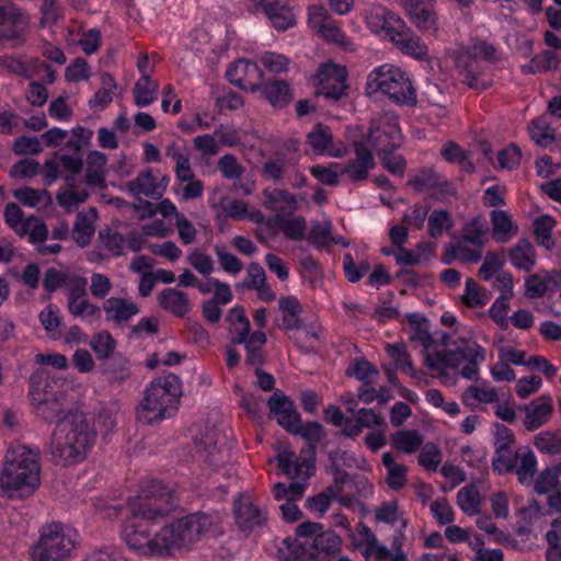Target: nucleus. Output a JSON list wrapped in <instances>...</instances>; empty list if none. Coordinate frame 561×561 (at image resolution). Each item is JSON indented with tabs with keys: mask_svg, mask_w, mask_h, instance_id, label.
Segmentation results:
<instances>
[{
	"mask_svg": "<svg viewBox=\"0 0 561 561\" xmlns=\"http://www.w3.org/2000/svg\"><path fill=\"white\" fill-rule=\"evenodd\" d=\"M307 142L317 154H328L330 157L340 158L343 157L345 152V150L335 149L333 147L331 129L322 123L316 124L313 129L307 134Z\"/></svg>",
	"mask_w": 561,
	"mask_h": 561,
	"instance_id": "412c9836",
	"label": "nucleus"
},
{
	"mask_svg": "<svg viewBox=\"0 0 561 561\" xmlns=\"http://www.w3.org/2000/svg\"><path fill=\"white\" fill-rule=\"evenodd\" d=\"M263 194L266 198V207L272 210L288 211L291 214L298 207L296 197L285 190H265Z\"/></svg>",
	"mask_w": 561,
	"mask_h": 561,
	"instance_id": "f704fd0d",
	"label": "nucleus"
},
{
	"mask_svg": "<svg viewBox=\"0 0 561 561\" xmlns=\"http://www.w3.org/2000/svg\"><path fill=\"white\" fill-rule=\"evenodd\" d=\"M459 507L469 516L480 513V493L473 484L461 488L457 494Z\"/></svg>",
	"mask_w": 561,
	"mask_h": 561,
	"instance_id": "c03bdc74",
	"label": "nucleus"
},
{
	"mask_svg": "<svg viewBox=\"0 0 561 561\" xmlns=\"http://www.w3.org/2000/svg\"><path fill=\"white\" fill-rule=\"evenodd\" d=\"M42 18L39 24L42 27L56 24L64 14L59 0H43L41 5Z\"/></svg>",
	"mask_w": 561,
	"mask_h": 561,
	"instance_id": "e2e57ef3",
	"label": "nucleus"
},
{
	"mask_svg": "<svg viewBox=\"0 0 561 561\" xmlns=\"http://www.w3.org/2000/svg\"><path fill=\"white\" fill-rule=\"evenodd\" d=\"M234 516L238 527L245 533L252 531L255 527L262 526L266 515L251 502H239L234 504Z\"/></svg>",
	"mask_w": 561,
	"mask_h": 561,
	"instance_id": "393cba45",
	"label": "nucleus"
},
{
	"mask_svg": "<svg viewBox=\"0 0 561 561\" xmlns=\"http://www.w3.org/2000/svg\"><path fill=\"white\" fill-rule=\"evenodd\" d=\"M317 450L313 446H307L300 451V459L296 458V463L294 466V476L295 478L305 474L307 478H310L316 472V460H317Z\"/></svg>",
	"mask_w": 561,
	"mask_h": 561,
	"instance_id": "6e6d98bb",
	"label": "nucleus"
},
{
	"mask_svg": "<svg viewBox=\"0 0 561 561\" xmlns=\"http://www.w3.org/2000/svg\"><path fill=\"white\" fill-rule=\"evenodd\" d=\"M392 24V34L389 39L396 45V47L404 55H409L415 59H427V46L410 27L407 26L405 22L401 19L400 22H393Z\"/></svg>",
	"mask_w": 561,
	"mask_h": 561,
	"instance_id": "4468645a",
	"label": "nucleus"
},
{
	"mask_svg": "<svg viewBox=\"0 0 561 561\" xmlns=\"http://www.w3.org/2000/svg\"><path fill=\"white\" fill-rule=\"evenodd\" d=\"M458 66L463 67L462 82L477 91H484L492 85L491 79H485L479 70L478 58L471 57L468 53H462L457 59Z\"/></svg>",
	"mask_w": 561,
	"mask_h": 561,
	"instance_id": "4be33fe9",
	"label": "nucleus"
},
{
	"mask_svg": "<svg viewBox=\"0 0 561 561\" xmlns=\"http://www.w3.org/2000/svg\"><path fill=\"white\" fill-rule=\"evenodd\" d=\"M440 460V450L433 443H427L419 455V463L428 471H436Z\"/></svg>",
	"mask_w": 561,
	"mask_h": 561,
	"instance_id": "774afa93",
	"label": "nucleus"
},
{
	"mask_svg": "<svg viewBox=\"0 0 561 561\" xmlns=\"http://www.w3.org/2000/svg\"><path fill=\"white\" fill-rule=\"evenodd\" d=\"M524 410L526 412L524 426L528 431H535L549 421L553 412L551 398L550 396H541L525 405Z\"/></svg>",
	"mask_w": 561,
	"mask_h": 561,
	"instance_id": "6ab92c4d",
	"label": "nucleus"
},
{
	"mask_svg": "<svg viewBox=\"0 0 561 561\" xmlns=\"http://www.w3.org/2000/svg\"><path fill=\"white\" fill-rule=\"evenodd\" d=\"M343 268L348 282L356 283L370 271V264L367 261L356 264L353 256L347 253L343 257Z\"/></svg>",
	"mask_w": 561,
	"mask_h": 561,
	"instance_id": "69168bd1",
	"label": "nucleus"
},
{
	"mask_svg": "<svg viewBox=\"0 0 561 561\" xmlns=\"http://www.w3.org/2000/svg\"><path fill=\"white\" fill-rule=\"evenodd\" d=\"M402 134L397 122L387 121L377 127H370L367 141L377 156L388 151H396L402 146Z\"/></svg>",
	"mask_w": 561,
	"mask_h": 561,
	"instance_id": "ddd939ff",
	"label": "nucleus"
},
{
	"mask_svg": "<svg viewBox=\"0 0 561 561\" xmlns=\"http://www.w3.org/2000/svg\"><path fill=\"white\" fill-rule=\"evenodd\" d=\"M158 83L149 76H142L134 85L133 94L137 106H147L154 102Z\"/></svg>",
	"mask_w": 561,
	"mask_h": 561,
	"instance_id": "79ce46f5",
	"label": "nucleus"
},
{
	"mask_svg": "<svg viewBox=\"0 0 561 561\" xmlns=\"http://www.w3.org/2000/svg\"><path fill=\"white\" fill-rule=\"evenodd\" d=\"M519 466L516 465L515 471L518 481L524 485H530L537 471V459L531 450L519 456Z\"/></svg>",
	"mask_w": 561,
	"mask_h": 561,
	"instance_id": "864d4df0",
	"label": "nucleus"
},
{
	"mask_svg": "<svg viewBox=\"0 0 561 561\" xmlns=\"http://www.w3.org/2000/svg\"><path fill=\"white\" fill-rule=\"evenodd\" d=\"M75 549V540L59 523L41 528L39 540L31 548L32 561H62Z\"/></svg>",
	"mask_w": 561,
	"mask_h": 561,
	"instance_id": "423d86ee",
	"label": "nucleus"
},
{
	"mask_svg": "<svg viewBox=\"0 0 561 561\" xmlns=\"http://www.w3.org/2000/svg\"><path fill=\"white\" fill-rule=\"evenodd\" d=\"M270 410L268 417L275 419L277 424L288 433L298 432V425L301 421L299 412L296 410L294 401L282 390L276 389L267 399Z\"/></svg>",
	"mask_w": 561,
	"mask_h": 561,
	"instance_id": "9d476101",
	"label": "nucleus"
},
{
	"mask_svg": "<svg viewBox=\"0 0 561 561\" xmlns=\"http://www.w3.org/2000/svg\"><path fill=\"white\" fill-rule=\"evenodd\" d=\"M410 21L423 32L436 31L437 16L431 3L424 0H400Z\"/></svg>",
	"mask_w": 561,
	"mask_h": 561,
	"instance_id": "f3484780",
	"label": "nucleus"
},
{
	"mask_svg": "<svg viewBox=\"0 0 561 561\" xmlns=\"http://www.w3.org/2000/svg\"><path fill=\"white\" fill-rule=\"evenodd\" d=\"M256 9H262L272 25L278 31H286L295 25L296 20L288 0H251Z\"/></svg>",
	"mask_w": 561,
	"mask_h": 561,
	"instance_id": "dca6fc26",
	"label": "nucleus"
},
{
	"mask_svg": "<svg viewBox=\"0 0 561 561\" xmlns=\"http://www.w3.org/2000/svg\"><path fill=\"white\" fill-rule=\"evenodd\" d=\"M456 348L453 350L455 359L457 360V368L462 362H483L485 358L484 350L477 342H471L466 339H458L455 342Z\"/></svg>",
	"mask_w": 561,
	"mask_h": 561,
	"instance_id": "c9c22d12",
	"label": "nucleus"
},
{
	"mask_svg": "<svg viewBox=\"0 0 561 561\" xmlns=\"http://www.w3.org/2000/svg\"><path fill=\"white\" fill-rule=\"evenodd\" d=\"M342 540L332 530H321L311 543L299 545L300 556L312 561H329L341 550Z\"/></svg>",
	"mask_w": 561,
	"mask_h": 561,
	"instance_id": "9b49d317",
	"label": "nucleus"
},
{
	"mask_svg": "<svg viewBox=\"0 0 561 561\" xmlns=\"http://www.w3.org/2000/svg\"><path fill=\"white\" fill-rule=\"evenodd\" d=\"M274 497L277 501H284V502H296L300 500L304 496L306 484L295 482L285 484L282 482H278L274 484Z\"/></svg>",
	"mask_w": 561,
	"mask_h": 561,
	"instance_id": "13d9d810",
	"label": "nucleus"
},
{
	"mask_svg": "<svg viewBox=\"0 0 561 561\" xmlns=\"http://www.w3.org/2000/svg\"><path fill=\"white\" fill-rule=\"evenodd\" d=\"M66 398H55L43 403L32 405L35 414L44 422H58L64 417Z\"/></svg>",
	"mask_w": 561,
	"mask_h": 561,
	"instance_id": "ea45409f",
	"label": "nucleus"
},
{
	"mask_svg": "<svg viewBox=\"0 0 561 561\" xmlns=\"http://www.w3.org/2000/svg\"><path fill=\"white\" fill-rule=\"evenodd\" d=\"M96 218V209L91 207L89 213H78L73 225V238L76 243L84 248L87 247L94 233V227L91 224L92 219Z\"/></svg>",
	"mask_w": 561,
	"mask_h": 561,
	"instance_id": "7c9ffc66",
	"label": "nucleus"
},
{
	"mask_svg": "<svg viewBox=\"0 0 561 561\" xmlns=\"http://www.w3.org/2000/svg\"><path fill=\"white\" fill-rule=\"evenodd\" d=\"M179 505L174 490L158 480L148 481L138 495L129 501V513L140 515L149 522L169 515Z\"/></svg>",
	"mask_w": 561,
	"mask_h": 561,
	"instance_id": "20e7f679",
	"label": "nucleus"
},
{
	"mask_svg": "<svg viewBox=\"0 0 561 561\" xmlns=\"http://www.w3.org/2000/svg\"><path fill=\"white\" fill-rule=\"evenodd\" d=\"M355 159L350 160L341 170L353 181H364L368 178V171L374 169L376 163L371 151L362 142L354 144Z\"/></svg>",
	"mask_w": 561,
	"mask_h": 561,
	"instance_id": "a211bd4d",
	"label": "nucleus"
},
{
	"mask_svg": "<svg viewBox=\"0 0 561 561\" xmlns=\"http://www.w3.org/2000/svg\"><path fill=\"white\" fill-rule=\"evenodd\" d=\"M559 66V58L552 50L546 49L540 55L535 56L531 60L522 67L524 73L534 75L537 72L556 70Z\"/></svg>",
	"mask_w": 561,
	"mask_h": 561,
	"instance_id": "37998d69",
	"label": "nucleus"
},
{
	"mask_svg": "<svg viewBox=\"0 0 561 561\" xmlns=\"http://www.w3.org/2000/svg\"><path fill=\"white\" fill-rule=\"evenodd\" d=\"M126 186L131 194H144L150 198H161L165 191V185L158 184L152 170L149 168L139 172L136 179L129 181Z\"/></svg>",
	"mask_w": 561,
	"mask_h": 561,
	"instance_id": "b1692460",
	"label": "nucleus"
},
{
	"mask_svg": "<svg viewBox=\"0 0 561 561\" xmlns=\"http://www.w3.org/2000/svg\"><path fill=\"white\" fill-rule=\"evenodd\" d=\"M440 154L447 162L457 163L466 172L472 173L474 164L470 159V152L463 150L459 145L454 141H448L440 150Z\"/></svg>",
	"mask_w": 561,
	"mask_h": 561,
	"instance_id": "58836bf2",
	"label": "nucleus"
},
{
	"mask_svg": "<svg viewBox=\"0 0 561 561\" xmlns=\"http://www.w3.org/2000/svg\"><path fill=\"white\" fill-rule=\"evenodd\" d=\"M510 298V295H500L489 310L490 318L503 330L508 327Z\"/></svg>",
	"mask_w": 561,
	"mask_h": 561,
	"instance_id": "0e129e2a",
	"label": "nucleus"
},
{
	"mask_svg": "<svg viewBox=\"0 0 561 561\" xmlns=\"http://www.w3.org/2000/svg\"><path fill=\"white\" fill-rule=\"evenodd\" d=\"M408 322L412 327L410 335L411 341H417L427 351L434 343V339L430 333L428 320L420 313H408Z\"/></svg>",
	"mask_w": 561,
	"mask_h": 561,
	"instance_id": "2f4dec72",
	"label": "nucleus"
},
{
	"mask_svg": "<svg viewBox=\"0 0 561 561\" xmlns=\"http://www.w3.org/2000/svg\"><path fill=\"white\" fill-rule=\"evenodd\" d=\"M171 416L165 405H162V403L151 394V390L148 386L144 391L142 400L137 407V420L144 424L150 425Z\"/></svg>",
	"mask_w": 561,
	"mask_h": 561,
	"instance_id": "aec40b11",
	"label": "nucleus"
},
{
	"mask_svg": "<svg viewBox=\"0 0 561 561\" xmlns=\"http://www.w3.org/2000/svg\"><path fill=\"white\" fill-rule=\"evenodd\" d=\"M95 432L91 428L87 416L79 411L64 414L51 434L49 450L51 461L56 466H71L81 462L92 445Z\"/></svg>",
	"mask_w": 561,
	"mask_h": 561,
	"instance_id": "f257e3e1",
	"label": "nucleus"
},
{
	"mask_svg": "<svg viewBox=\"0 0 561 561\" xmlns=\"http://www.w3.org/2000/svg\"><path fill=\"white\" fill-rule=\"evenodd\" d=\"M158 302L162 309L179 318H183L191 311L187 295L175 288L163 289L158 295Z\"/></svg>",
	"mask_w": 561,
	"mask_h": 561,
	"instance_id": "a878e982",
	"label": "nucleus"
},
{
	"mask_svg": "<svg viewBox=\"0 0 561 561\" xmlns=\"http://www.w3.org/2000/svg\"><path fill=\"white\" fill-rule=\"evenodd\" d=\"M387 353L394 362L397 368L408 373L411 377L416 376L410 354L403 343H396L387 345Z\"/></svg>",
	"mask_w": 561,
	"mask_h": 561,
	"instance_id": "8fccbe9b",
	"label": "nucleus"
},
{
	"mask_svg": "<svg viewBox=\"0 0 561 561\" xmlns=\"http://www.w3.org/2000/svg\"><path fill=\"white\" fill-rule=\"evenodd\" d=\"M13 196L28 207L37 206L43 199H46L47 203L51 202L47 190H35L28 186L13 191Z\"/></svg>",
	"mask_w": 561,
	"mask_h": 561,
	"instance_id": "bf43d9fd",
	"label": "nucleus"
},
{
	"mask_svg": "<svg viewBox=\"0 0 561 561\" xmlns=\"http://www.w3.org/2000/svg\"><path fill=\"white\" fill-rule=\"evenodd\" d=\"M226 320L234 327L236 336L231 340L233 342H243L244 335H249L251 325L250 321L245 317L244 308L241 306H234L227 314Z\"/></svg>",
	"mask_w": 561,
	"mask_h": 561,
	"instance_id": "09e8293b",
	"label": "nucleus"
},
{
	"mask_svg": "<svg viewBox=\"0 0 561 561\" xmlns=\"http://www.w3.org/2000/svg\"><path fill=\"white\" fill-rule=\"evenodd\" d=\"M491 222L493 236L497 241L506 242L511 236H515L518 232L517 226L513 225L511 216L505 210H492Z\"/></svg>",
	"mask_w": 561,
	"mask_h": 561,
	"instance_id": "72a5a7b5",
	"label": "nucleus"
},
{
	"mask_svg": "<svg viewBox=\"0 0 561 561\" xmlns=\"http://www.w3.org/2000/svg\"><path fill=\"white\" fill-rule=\"evenodd\" d=\"M38 455V449L24 445L8 450L0 473V488L16 491L21 497L32 494L41 483Z\"/></svg>",
	"mask_w": 561,
	"mask_h": 561,
	"instance_id": "f03ea898",
	"label": "nucleus"
},
{
	"mask_svg": "<svg viewBox=\"0 0 561 561\" xmlns=\"http://www.w3.org/2000/svg\"><path fill=\"white\" fill-rule=\"evenodd\" d=\"M298 432H293V435H300L306 442L307 446L317 448V444L325 436V431L319 422H307L302 425L301 421L298 425Z\"/></svg>",
	"mask_w": 561,
	"mask_h": 561,
	"instance_id": "680f3d73",
	"label": "nucleus"
},
{
	"mask_svg": "<svg viewBox=\"0 0 561 561\" xmlns=\"http://www.w3.org/2000/svg\"><path fill=\"white\" fill-rule=\"evenodd\" d=\"M277 226L283 233L290 240H301L305 237L306 219L297 217L294 219H285L282 215L275 217Z\"/></svg>",
	"mask_w": 561,
	"mask_h": 561,
	"instance_id": "4d7b16f0",
	"label": "nucleus"
},
{
	"mask_svg": "<svg viewBox=\"0 0 561 561\" xmlns=\"http://www.w3.org/2000/svg\"><path fill=\"white\" fill-rule=\"evenodd\" d=\"M213 522L205 513L188 514L165 525L156 534L153 545L159 547L160 557L172 556L175 551L188 550L208 533Z\"/></svg>",
	"mask_w": 561,
	"mask_h": 561,
	"instance_id": "7ed1b4c3",
	"label": "nucleus"
},
{
	"mask_svg": "<svg viewBox=\"0 0 561 561\" xmlns=\"http://www.w3.org/2000/svg\"><path fill=\"white\" fill-rule=\"evenodd\" d=\"M428 233L432 238H438L444 230L449 231L454 220L446 209H434L428 217Z\"/></svg>",
	"mask_w": 561,
	"mask_h": 561,
	"instance_id": "3c124183",
	"label": "nucleus"
},
{
	"mask_svg": "<svg viewBox=\"0 0 561 561\" xmlns=\"http://www.w3.org/2000/svg\"><path fill=\"white\" fill-rule=\"evenodd\" d=\"M536 448L542 454H561V431H543L539 433L534 440Z\"/></svg>",
	"mask_w": 561,
	"mask_h": 561,
	"instance_id": "49530a36",
	"label": "nucleus"
},
{
	"mask_svg": "<svg viewBox=\"0 0 561 561\" xmlns=\"http://www.w3.org/2000/svg\"><path fill=\"white\" fill-rule=\"evenodd\" d=\"M481 251L465 248L460 244L449 242L445 245L442 261L444 264H450L455 259L463 263H478L481 260Z\"/></svg>",
	"mask_w": 561,
	"mask_h": 561,
	"instance_id": "e433bc0d",
	"label": "nucleus"
},
{
	"mask_svg": "<svg viewBox=\"0 0 561 561\" xmlns=\"http://www.w3.org/2000/svg\"><path fill=\"white\" fill-rule=\"evenodd\" d=\"M102 373L112 385H119L130 377L128 360L122 355H114L102 364Z\"/></svg>",
	"mask_w": 561,
	"mask_h": 561,
	"instance_id": "c756f323",
	"label": "nucleus"
},
{
	"mask_svg": "<svg viewBox=\"0 0 561 561\" xmlns=\"http://www.w3.org/2000/svg\"><path fill=\"white\" fill-rule=\"evenodd\" d=\"M307 241L318 249H325L332 245V222L328 220L312 225L308 232Z\"/></svg>",
	"mask_w": 561,
	"mask_h": 561,
	"instance_id": "a18cd8bd",
	"label": "nucleus"
},
{
	"mask_svg": "<svg viewBox=\"0 0 561 561\" xmlns=\"http://www.w3.org/2000/svg\"><path fill=\"white\" fill-rule=\"evenodd\" d=\"M278 308L283 312L282 321L284 330H299L302 328V320L299 317L302 307L296 297L286 296L279 298Z\"/></svg>",
	"mask_w": 561,
	"mask_h": 561,
	"instance_id": "cd10ccee",
	"label": "nucleus"
},
{
	"mask_svg": "<svg viewBox=\"0 0 561 561\" xmlns=\"http://www.w3.org/2000/svg\"><path fill=\"white\" fill-rule=\"evenodd\" d=\"M90 346L96 354L98 359L105 362L114 356L113 353L116 347V342L108 332H102L91 339Z\"/></svg>",
	"mask_w": 561,
	"mask_h": 561,
	"instance_id": "5fc2aeb1",
	"label": "nucleus"
},
{
	"mask_svg": "<svg viewBox=\"0 0 561 561\" xmlns=\"http://www.w3.org/2000/svg\"><path fill=\"white\" fill-rule=\"evenodd\" d=\"M519 454L513 448L497 449L492 459L493 471L499 474L513 472L516 468Z\"/></svg>",
	"mask_w": 561,
	"mask_h": 561,
	"instance_id": "de8ad7c7",
	"label": "nucleus"
},
{
	"mask_svg": "<svg viewBox=\"0 0 561 561\" xmlns=\"http://www.w3.org/2000/svg\"><path fill=\"white\" fill-rule=\"evenodd\" d=\"M423 444V436L415 430L398 431L392 435V446L405 454H412Z\"/></svg>",
	"mask_w": 561,
	"mask_h": 561,
	"instance_id": "a19ab883",
	"label": "nucleus"
},
{
	"mask_svg": "<svg viewBox=\"0 0 561 561\" xmlns=\"http://www.w3.org/2000/svg\"><path fill=\"white\" fill-rule=\"evenodd\" d=\"M317 77L319 79L317 96H323L336 103L348 95L350 85L346 83L345 68L327 62L319 67Z\"/></svg>",
	"mask_w": 561,
	"mask_h": 561,
	"instance_id": "6e6552de",
	"label": "nucleus"
},
{
	"mask_svg": "<svg viewBox=\"0 0 561 561\" xmlns=\"http://www.w3.org/2000/svg\"><path fill=\"white\" fill-rule=\"evenodd\" d=\"M528 131L531 139L540 147H547L554 141L553 130L541 118L534 119L528 127Z\"/></svg>",
	"mask_w": 561,
	"mask_h": 561,
	"instance_id": "052dcab7",
	"label": "nucleus"
},
{
	"mask_svg": "<svg viewBox=\"0 0 561 561\" xmlns=\"http://www.w3.org/2000/svg\"><path fill=\"white\" fill-rule=\"evenodd\" d=\"M129 513L123 524L122 535L127 546L144 556H159V547H156V536L150 539L149 520Z\"/></svg>",
	"mask_w": 561,
	"mask_h": 561,
	"instance_id": "0eeeda50",
	"label": "nucleus"
},
{
	"mask_svg": "<svg viewBox=\"0 0 561 561\" xmlns=\"http://www.w3.org/2000/svg\"><path fill=\"white\" fill-rule=\"evenodd\" d=\"M366 91L369 94L380 91L400 104L415 102L410 79L401 69L389 65L380 66L368 76Z\"/></svg>",
	"mask_w": 561,
	"mask_h": 561,
	"instance_id": "39448f33",
	"label": "nucleus"
},
{
	"mask_svg": "<svg viewBox=\"0 0 561 561\" xmlns=\"http://www.w3.org/2000/svg\"><path fill=\"white\" fill-rule=\"evenodd\" d=\"M453 350L435 351L433 354L426 353L425 365L433 370L439 369L440 366L457 368V360L454 358Z\"/></svg>",
	"mask_w": 561,
	"mask_h": 561,
	"instance_id": "338daca9",
	"label": "nucleus"
},
{
	"mask_svg": "<svg viewBox=\"0 0 561 561\" xmlns=\"http://www.w3.org/2000/svg\"><path fill=\"white\" fill-rule=\"evenodd\" d=\"M254 85H259L256 92L260 91L273 107L283 108L291 100L289 84L285 80L255 81Z\"/></svg>",
	"mask_w": 561,
	"mask_h": 561,
	"instance_id": "5701e85b",
	"label": "nucleus"
},
{
	"mask_svg": "<svg viewBox=\"0 0 561 561\" xmlns=\"http://www.w3.org/2000/svg\"><path fill=\"white\" fill-rule=\"evenodd\" d=\"M31 404L43 403L55 398H67L65 389L49 376V371L38 368L28 380Z\"/></svg>",
	"mask_w": 561,
	"mask_h": 561,
	"instance_id": "f8f14e48",
	"label": "nucleus"
},
{
	"mask_svg": "<svg viewBox=\"0 0 561 561\" xmlns=\"http://www.w3.org/2000/svg\"><path fill=\"white\" fill-rule=\"evenodd\" d=\"M510 259L514 266L529 272L536 263L534 245L526 239L519 240L510 251Z\"/></svg>",
	"mask_w": 561,
	"mask_h": 561,
	"instance_id": "473e14b6",
	"label": "nucleus"
},
{
	"mask_svg": "<svg viewBox=\"0 0 561 561\" xmlns=\"http://www.w3.org/2000/svg\"><path fill=\"white\" fill-rule=\"evenodd\" d=\"M243 342H233L231 344H243L247 351L245 364L249 366H262L265 363V357L262 352L264 344L266 343V334L261 331H254L244 335Z\"/></svg>",
	"mask_w": 561,
	"mask_h": 561,
	"instance_id": "bb28decb",
	"label": "nucleus"
},
{
	"mask_svg": "<svg viewBox=\"0 0 561 561\" xmlns=\"http://www.w3.org/2000/svg\"><path fill=\"white\" fill-rule=\"evenodd\" d=\"M401 18L394 12L379 8L367 18V24L374 32L383 31L389 38L392 34V23L400 22Z\"/></svg>",
	"mask_w": 561,
	"mask_h": 561,
	"instance_id": "4c0bfd02",
	"label": "nucleus"
},
{
	"mask_svg": "<svg viewBox=\"0 0 561 561\" xmlns=\"http://www.w3.org/2000/svg\"><path fill=\"white\" fill-rule=\"evenodd\" d=\"M103 309L106 312L107 319L115 322L127 321L139 312L136 304L116 297L106 299L103 304Z\"/></svg>",
	"mask_w": 561,
	"mask_h": 561,
	"instance_id": "c85d7f7f",
	"label": "nucleus"
},
{
	"mask_svg": "<svg viewBox=\"0 0 561 561\" xmlns=\"http://www.w3.org/2000/svg\"><path fill=\"white\" fill-rule=\"evenodd\" d=\"M0 21V44L9 47H19L25 42L28 28L26 14L15 4H7Z\"/></svg>",
	"mask_w": 561,
	"mask_h": 561,
	"instance_id": "1a4fd4ad",
	"label": "nucleus"
},
{
	"mask_svg": "<svg viewBox=\"0 0 561 561\" xmlns=\"http://www.w3.org/2000/svg\"><path fill=\"white\" fill-rule=\"evenodd\" d=\"M561 485L559 474L556 467H547L537 477L534 485V491L539 494H548L552 490H558Z\"/></svg>",
	"mask_w": 561,
	"mask_h": 561,
	"instance_id": "603ef678",
	"label": "nucleus"
},
{
	"mask_svg": "<svg viewBox=\"0 0 561 561\" xmlns=\"http://www.w3.org/2000/svg\"><path fill=\"white\" fill-rule=\"evenodd\" d=\"M149 388L151 394L154 396L158 401L165 405L168 412L173 415L180 403L182 396V387L180 378L174 374H167L154 378Z\"/></svg>",
	"mask_w": 561,
	"mask_h": 561,
	"instance_id": "2eb2a0df",
	"label": "nucleus"
}]
</instances>
